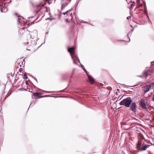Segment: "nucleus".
<instances>
[{
  "label": "nucleus",
  "mask_w": 154,
  "mask_h": 154,
  "mask_svg": "<svg viewBox=\"0 0 154 154\" xmlns=\"http://www.w3.org/2000/svg\"><path fill=\"white\" fill-rule=\"evenodd\" d=\"M131 102V98L128 97L121 101L119 103V104L120 105H123L126 107H130Z\"/></svg>",
  "instance_id": "nucleus-1"
},
{
  "label": "nucleus",
  "mask_w": 154,
  "mask_h": 154,
  "mask_svg": "<svg viewBox=\"0 0 154 154\" xmlns=\"http://www.w3.org/2000/svg\"><path fill=\"white\" fill-rule=\"evenodd\" d=\"M141 145V143L138 142L137 144V149L140 151H143L146 150L147 148H148L149 146V145H143L142 147L140 148V146Z\"/></svg>",
  "instance_id": "nucleus-2"
},
{
  "label": "nucleus",
  "mask_w": 154,
  "mask_h": 154,
  "mask_svg": "<svg viewBox=\"0 0 154 154\" xmlns=\"http://www.w3.org/2000/svg\"><path fill=\"white\" fill-rule=\"evenodd\" d=\"M75 47H72L70 48H68V50L73 60L74 64H77V63L75 61L74 56L73 55L75 53Z\"/></svg>",
  "instance_id": "nucleus-3"
},
{
  "label": "nucleus",
  "mask_w": 154,
  "mask_h": 154,
  "mask_svg": "<svg viewBox=\"0 0 154 154\" xmlns=\"http://www.w3.org/2000/svg\"><path fill=\"white\" fill-rule=\"evenodd\" d=\"M131 104L130 109L134 112H136L137 110L136 104L134 102H132Z\"/></svg>",
  "instance_id": "nucleus-4"
},
{
  "label": "nucleus",
  "mask_w": 154,
  "mask_h": 154,
  "mask_svg": "<svg viewBox=\"0 0 154 154\" xmlns=\"http://www.w3.org/2000/svg\"><path fill=\"white\" fill-rule=\"evenodd\" d=\"M140 106L142 108L145 109L146 110H147L148 109L146 107V105L145 103V101L143 99H141L140 102Z\"/></svg>",
  "instance_id": "nucleus-5"
},
{
  "label": "nucleus",
  "mask_w": 154,
  "mask_h": 154,
  "mask_svg": "<svg viewBox=\"0 0 154 154\" xmlns=\"http://www.w3.org/2000/svg\"><path fill=\"white\" fill-rule=\"evenodd\" d=\"M152 88L151 85H147L144 86V92L145 93L148 91Z\"/></svg>",
  "instance_id": "nucleus-6"
},
{
  "label": "nucleus",
  "mask_w": 154,
  "mask_h": 154,
  "mask_svg": "<svg viewBox=\"0 0 154 154\" xmlns=\"http://www.w3.org/2000/svg\"><path fill=\"white\" fill-rule=\"evenodd\" d=\"M88 77V79L89 81L91 83H93L94 82V79H93V78H92L91 76L88 75L87 73Z\"/></svg>",
  "instance_id": "nucleus-7"
},
{
  "label": "nucleus",
  "mask_w": 154,
  "mask_h": 154,
  "mask_svg": "<svg viewBox=\"0 0 154 154\" xmlns=\"http://www.w3.org/2000/svg\"><path fill=\"white\" fill-rule=\"evenodd\" d=\"M37 35V32L36 31H35L31 33L30 35L31 37L33 38H35V36H36Z\"/></svg>",
  "instance_id": "nucleus-8"
},
{
  "label": "nucleus",
  "mask_w": 154,
  "mask_h": 154,
  "mask_svg": "<svg viewBox=\"0 0 154 154\" xmlns=\"http://www.w3.org/2000/svg\"><path fill=\"white\" fill-rule=\"evenodd\" d=\"M40 94H40L37 92L34 93V95L35 96L38 97V98H39L40 97Z\"/></svg>",
  "instance_id": "nucleus-9"
},
{
  "label": "nucleus",
  "mask_w": 154,
  "mask_h": 154,
  "mask_svg": "<svg viewBox=\"0 0 154 154\" xmlns=\"http://www.w3.org/2000/svg\"><path fill=\"white\" fill-rule=\"evenodd\" d=\"M81 67L85 71V72L86 73L87 72H86V70L85 69V68H84V66L82 64H81Z\"/></svg>",
  "instance_id": "nucleus-10"
},
{
  "label": "nucleus",
  "mask_w": 154,
  "mask_h": 154,
  "mask_svg": "<svg viewBox=\"0 0 154 154\" xmlns=\"http://www.w3.org/2000/svg\"><path fill=\"white\" fill-rule=\"evenodd\" d=\"M22 19H23V18H18L17 19L18 22V23H21V20Z\"/></svg>",
  "instance_id": "nucleus-11"
},
{
  "label": "nucleus",
  "mask_w": 154,
  "mask_h": 154,
  "mask_svg": "<svg viewBox=\"0 0 154 154\" xmlns=\"http://www.w3.org/2000/svg\"><path fill=\"white\" fill-rule=\"evenodd\" d=\"M71 10H72V9H71V10H69V11H66V12H64V13H63V14H64V15H65V14H67V13H68V12H69V11H71Z\"/></svg>",
  "instance_id": "nucleus-12"
},
{
  "label": "nucleus",
  "mask_w": 154,
  "mask_h": 154,
  "mask_svg": "<svg viewBox=\"0 0 154 154\" xmlns=\"http://www.w3.org/2000/svg\"><path fill=\"white\" fill-rule=\"evenodd\" d=\"M3 9H4V8H3L2 9H1V12H5L6 11H7V9H6V11H3Z\"/></svg>",
  "instance_id": "nucleus-13"
},
{
  "label": "nucleus",
  "mask_w": 154,
  "mask_h": 154,
  "mask_svg": "<svg viewBox=\"0 0 154 154\" xmlns=\"http://www.w3.org/2000/svg\"><path fill=\"white\" fill-rule=\"evenodd\" d=\"M67 4H68L67 3H66V5H64L63 4H62V7L63 8L65 7L66 6V5H67Z\"/></svg>",
  "instance_id": "nucleus-14"
},
{
  "label": "nucleus",
  "mask_w": 154,
  "mask_h": 154,
  "mask_svg": "<svg viewBox=\"0 0 154 154\" xmlns=\"http://www.w3.org/2000/svg\"><path fill=\"white\" fill-rule=\"evenodd\" d=\"M131 16H129V17H127V18L128 20H129V19H131Z\"/></svg>",
  "instance_id": "nucleus-15"
},
{
  "label": "nucleus",
  "mask_w": 154,
  "mask_h": 154,
  "mask_svg": "<svg viewBox=\"0 0 154 154\" xmlns=\"http://www.w3.org/2000/svg\"><path fill=\"white\" fill-rule=\"evenodd\" d=\"M44 5L43 4H41L39 6V7H43Z\"/></svg>",
  "instance_id": "nucleus-16"
},
{
  "label": "nucleus",
  "mask_w": 154,
  "mask_h": 154,
  "mask_svg": "<svg viewBox=\"0 0 154 154\" xmlns=\"http://www.w3.org/2000/svg\"><path fill=\"white\" fill-rule=\"evenodd\" d=\"M140 2V0H137V3L138 4H139Z\"/></svg>",
  "instance_id": "nucleus-17"
},
{
  "label": "nucleus",
  "mask_w": 154,
  "mask_h": 154,
  "mask_svg": "<svg viewBox=\"0 0 154 154\" xmlns=\"http://www.w3.org/2000/svg\"><path fill=\"white\" fill-rule=\"evenodd\" d=\"M144 74H145V76H147V74H148V73H147V72H145V73H144Z\"/></svg>",
  "instance_id": "nucleus-18"
},
{
  "label": "nucleus",
  "mask_w": 154,
  "mask_h": 154,
  "mask_svg": "<svg viewBox=\"0 0 154 154\" xmlns=\"http://www.w3.org/2000/svg\"><path fill=\"white\" fill-rule=\"evenodd\" d=\"M24 78H25V79H27V78L26 75H24Z\"/></svg>",
  "instance_id": "nucleus-19"
},
{
  "label": "nucleus",
  "mask_w": 154,
  "mask_h": 154,
  "mask_svg": "<svg viewBox=\"0 0 154 154\" xmlns=\"http://www.w3.org/2000/svg\"><path fill=\"white\" fill-rule=\"evenodd\" d=\"M66 22H69V21L68 20V19H66Z\"/></svg>",
  "instance_id": "nucleus-20"
},
{
  "label": "nucleus",
  "mask_w": 154,
  "mask_h": 154,
  "mask_svg": "<svg viewBox=\"0 0 154 154\" xmlns=\"http://www.w3.org/2000/svg\"><path fill=\"white\" fill-rule=\"evenodd\" d=\"M75 57H76V58L77 59H78V60L79 62H80V61L79 60V59H78V57H76V56Z\"/></svg>",
  "instance_id": "nucleus-21"
},
{
  "label": "nucleus",
  "mask_w": 154,
  "mask_h": 154,
  "mask_svg": "<svg viewBox=\"0 0 154 154\" xmlns=\"http://www.w3.org/2000/svg\"><path fill=\"white\" fill-rule=\"evenodd\" d=\"M50 19L49 18H48L47 19H46V20H48V19Z\"/></svg>",
  "instance_id": "nucleus-22"
},
{
  "label": "nucleus",
  "mask_w": 154,
  "mask_h": 154,
  "mask_svg": "<svg viewBox=\"0 0 154 154\" xmlns=\"http://www.w3.org/2000/svg\"><path fill=\"white\" fill-rule=\"evenodd\" d=\"M46 1H48V0H45Z\"/></svg>",
  "instance_id": "nucleus-23"
},
{
  "label": "nucleus",
  "mask_w": 154,
  "mask_h": 154,
  "mask_svg": "<svg viewBox=\"0 0 154 154\" xmlns=\"http://www.w3.org/2000/svg\"><path fill=\"white\" fill-rule=\"evenodd\" d=\"M145 12H146V10H145Z\"/></svg>",
  "instance_id": "nucleus-24"
}]
</instances>
